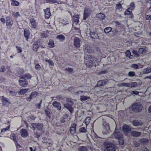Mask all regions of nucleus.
<instances>
[{"label": "nucleus", "mask_w": 151, "mask_h": 151, "mask_svg": "<svg viewBox=\"0 0 151 151\" xmlns=\"http://www.w3.org/2000/svg\"><path fill=\"white\" fill-rule=\"evenodd\" d=\"M67 103L64 104V107L68 109L70 113L73 111L72 106L73 104L72 100L71 99H67L66 100Z\"/></svg>", "instance_id": "nucleus-3"}, {"label": "nucleus", "mask_w": 151, "mask_h": 151, "mask_svg": "<svg viewBox=\"0 0 151 151\" xmlns=\"http://www.w3.org/2000/svg\"><path fill=\"white\" fill-rule=\"evenodd\" d=\"M132 124L134 126H138L141 125L142 124V123L139 122L137 120H135L133 121Z\"/></svg>", "instance_id": "nucleus-29"}, {"label": "nucleus", "mask_w": 151, "mask_h": 151, "mask_svg": "<svg viewBox=\"0 0 151 151\" xmlns=\"http://www.w3.org/2000/svg\"><path fill=\"white\" fill-rule=\"evenodd\" d=\"M121 130L117 129L116 127L115 128V130L112 136L116 139V136H120L119 135H122V133L121 132Z\"/></svg>", "instance_id": "nucleus-15"}, {"label": "nucleus", "mask_w": 151, "mask_h": 151, "mask_svg": "<svg viewBox=\"0 0 151 151\" xmlns=\"http://www.w3.org/2000/svg\"><path fill=\"white\" fill-rule=\"evenodd\" d=\"M81 40L78 37H76L74 40L73 44L76 47H79L80 46Z\"/></svg>", "instance_id": "nucleus-12"}, {"label": "nucleus", "mask_w": 151, "mask_h": 151, "mask_svg": "<svg viewBox=\"0 0 151 151\" xmlns=\"http://www.w3.org/2000/svg\"><path fill=\"white\" fill-rule=\"evenodd\" d=\"M11 139H12L14 141V142H16L17 141L16 139V136L14 134H11Z\"/></svg>", "instance_id": "nucleus-46"}, {"label": "nucleus", "mask_w": 151, "mask_h": 151, "mask_svg": "<svg viewBox=\"0 0 151 151\" xmlns=\"http://www.w3.org/2000/svg\"><path fill=\"white\" fill-rule=\"evenodd\" d=\"M35 68L37 70H40L41 69V67L39 64L36 65Z\"/></svg>", "instance_id": "nucleus-54"}, {"label": "nucleus", "mask_w": 151, "mask_h": 151, "mask_svg": "<svg viewBox=\"0 0 151 151\" xmlns=\"http://www.w3.org/2000/svg\"><path fill=\"white\" fill-rule=\"evenodd\" d=\"M76 125L75 124H73L70 129V133L73 135L76 133Z\"/></svg>", "instance_id": "nucleus-20"}, {"label": "nucleus", "mask_w": 151, "mask_h": 151, "mask_svg": "<svg viewBox=\"0 0 151 151\" xmlns=\"http://www.w3.org/2000/svg\"><path fill=\"white\" fill-rule=\"evenodd\" d=\"M90 35L91 37L93 39H97L98 37L97 34L94 32H91Z\"/></svg>", "instance_id": "nucleus-32"}, {"label": "nucleus", "mask_w": 151, "mask_h": 151, "mask_svg": "<svg viewBox=\"0 0 151 151\" xmlns=\"http://www.w3.org/2000/svg\"><path fill=\"white\" fill-rule=\"evenodd\" d=\"M121 4L120 3L116 5V8L117 9H119L121 8Z\"/></svg>", "instance_id": "nucleus-56"}, {"label": "nucleus", "mask_w": 151, "mask_h": 151, "mask_svg": "<svg viewBox=\"0 0 151 151\" xmlns=\"http://www.w3.org/2000/svg\"><path fill=\"white\" fill-rule=\"evenodd\" d=\"M137 85V83L136 82H132L128 83V87L134 88Z\"/></svg>", "instance_id": "nucleus-28"}, {"label": "nucleus", "mask_w": 151, "mask_h": 151, "mask_svg": "<svg viewBox=\"0 0 151 151\" xmlns=\"http://www.w3.org/2000/svg\"><path fill=\"white\" fill-rule=\"evenodd\" d=\"M112 30V29L110 27H106L104 30V32L106 33H109V32H111Z\"/></svg>", "instance_id": "nucleus-42"}, {"label": "nucleus", "mask_w": 151, "mask_h": 151, "mask_svg": "<svg viewBox=\"0 0 151 151\" xmlns=\"http://www.w3.org/2000/svg\"><path fill=\"white\" fill-rule=\"evenodd\" d=\"M142 106L139 103L134 104L132 106L131 109L133 111L137 112L140 111L142 109Z\"/></svg>", "instance_id": "nucleus-4"}, {"label": "nucleus", "mask_w": 151, "mask_h": 151, "mask_svg": "<svg viewBox=\"0 0 151 151\" xmlns=\"http://www.w3.org/2000/svg\"><path fill=\"white\" fill-rule=\"evenodd\" d=\"M131 10L130 8H128L127 10H126L124 12V14L125 15H130V17L132 18H133V15Z\"/></svg>", "instance_id": "nucleus-24"}, {"label": "nucleus", "mask_w": 151, "mask_h": 151, "mask_svg": "<svg viewBox=\"0 0 151 151\" xmlns=\"http://www.w3.org/2000/svg\"><path fill=\"white\" fill-rule=\"evenodd\" d=\"M9 93L12 95L14 96L17 94V93L13 91H9Z\"/></svg>", "instance_id": "nucleus-61"}, {"label": "nucleus", "mask_w": 151, "mask_h": 151, "mask_svg": "<svg viewBox=\"0 0 151 151\" xmlns=\"http://www.w3.org/2000/svg\"><path fill=\"white\" fill-rule=\"evenodd\" d=\"M131 135L135 137H139L141 134V133L139 132H136L134 131H132L131 132Z\"/></svg>", "instance_id": "nucleus-21"}, {"label": "nucleus", "mask_w": 151, "mask_h": 151, "mask_svg": "<svg viewBox=\"0 0 151 151\" xmlns=\"http://www.w3.org/2000/svg\"><path fill=\"white\" fill-rule=\"evenodd\" d=\"M56 38L59 39L60 41H63L65 40V37L62 35H58L56 37Z\"/></svg>", "instance_id": "nucleus-35"}, {"label": "nucleus", "mask_w": 151, "mask_h": 151, "mask_svg": "<svg viewBox=\"0 0 151 151\" xmlns=\"http://www.w3.org/2000/svg\"><path fill=\"white\" fill-rule=\"evenodd\" d=\"M66 70L67 71L70 72H71L73 71V70L72 68H66Z\"/></svg>", "instance_id": "nucleus-62"}, {"label": "nucleus", "mask_w": 151, "mask_h": 151, "mask_svg": "<svg viewBox=\"0 0 151 151\" xmlns=\"http://www.w3.org/2000/svg\"><path fill=\"white\" fill-rule=\"evenodd\" d=\"M22 77L24 78H27V79H29L30 78H31V76L30 74L28 73V74H24L23 76H22Z\"/></svg>", "instance_id": "nucleus-47"}, {"label": "nucleus", "mask_w": 151, "mask_h": 151, "mask_svg": "<svg viewBox=\"0 0 151 151\" xmlns=\"http://www.w3.org/2000/svg\"><path fill=\"white\" fill-rule=\"evenodd\" d=\"M146 19L147 20H151V15H147L146 17Z\"/></svg>", "instance_id": "nucleus-60"}, {"label": "nucleus", "mask_w": 151, "mask_h": 151, "mask_svg": "<svg viewBox=\"0 0 151 151\" xmlns=\"http://www.w3.org/2000/svg\"><path fill=\"white\" fill-rule=\"evenodd\" d=\"M107 70H104L101 71L99 73V74H103L106 73L107 72Z\"/></svg>", "instance_id": "nucleus-58"}, {"label": "nucleus", "mask_w": 151, "mask_h": 151, "mask_svg": "<svg viewBox=\"0 0 151 151\" xmlns=\"http://www.w3.org/2000/svg\"><path fill=\"white\" fill-rule=\"evenodd\" d=\"M11 4L14 6H18L19 5V3L16 0H13L12 1Z\"/></svg>", "instance_id": "nucleus-30"}, {"label": "nucleus", "mask_w": 151, "mask_h": 151, "mask_svg": "<svg viewBox=\"0 0 151 151\" xmlns=\"http://www.w3.org/2000/svg\"><path fill=\"white\" fill-rule=\"evenodd\" d=\"M146 139L144 138L140 139L138 142H134V146L136 147H138L139 146L140 144L146 141Z\"/></svg>", "instance_id": "nucleus-17"}, {"label": "nucleus", "mask_w": 151, "mask_h": 151, "mask_svg": "<svg viewBox=\"0 0 151 151\" xmlns=\"http://www.w3.org/2000/svg\"><path fill=\"white\" fill-rule=\"evenodd\" d=\"M91 56L90 55H88V58L89 60H87V59H85L84 62L85 63V64L87 67L90 68L91 67L92 65L93 66H96L99 64V62L100 60H97L96 58H91Z\"/></svg>", "instance_id": "nucleus-1"}, {"label": "nucleus", "mask_w": 151, "mask_h": 151, "mask_svg": "<svg viewBox=\"0 0 151 151\" xmlns=\"http://www.w3.org/2000/svg\"><path fill=\"white\" fill-rule=\"evenodd\" d=\"M5 71V68L4 66H2L0 68V71L2 72H4Z\"/></svg>", "instance_id": "nucleus-57"}, {"label": "nucleus", "mask_w": 151, "mask_h": 151, "mask_svg": "<svg viewBox=\"0 0 151 151\" xmlns=\"http://www.w3.org/2000/svg\"><path fill=\"white\" fill-rule=\"evenodd\" d=\"M48 47L49 48H52L54 47V41L52 40H50L48 43Z\"/></svg>", "instance_id": "nucleus-34"}, {"label": "nucleus", "mask_w": 151, "mask_h": 151, "mask_svg": "<svg viewBox=\"0 0 151 151\" xmlns=\"http://www.w3.org/2000/svg\"><path fill=\"white\" fill-rule=\"evenodd\" d=\"M79 151H88V150L86 147L81 146L79 148Z\"/></svg>", "instance_id": "nucleus-43"}, {"label": "nucleus", "mask_w": 151, "mask_h": 151, "mask_svg": "<svg viewBox=\"0 0 151 151\" xmlns=\"http://www.w3.org/2000/svg\"><path fill=\"white\" fill-rule=\"evenodd\" d=\"M12 16L16 18L20 17L21 16L19 12H14L13 13Z\"/></svg>", "instance_id": "nucleus-37"}, {"label": "nucleus", "mask_w": 151, "mask_h": 151, "mask_svg": "<svg viewBox=\"0 0 151 151\" xmlns=\"http://www.w3.org/2000/svg\"><path fill=\"white\" fill-rule=\"evenodd\" d=\"M79 131L81 132H86V130L84 127H81L79 129Z\"/></svg>", "instance_id": "nucleus-52"}, {"label": "nucleus", "mask_w": 151, "mask_h": 151, "mask_svg": "<svg viewBox=\"0 0 151 151\" xmlns=\"http://www.w3.org/2000/svg\"><path fill=\"white\" fill-rule=\"evenodd\" d=\"M29 35L30 32L29 30L27 29H25L24 31V35L27 40L29 38Z\"/></svg>", "instance_id": "nucleus-25"}, {"label": "nucleus", "mask_w": 151, "mask_h": 151, "mask_svg": "<svg viewBox=\"0 0 151 151\" xmlns=\"http://www.w3.org/2000/svg\"><path fill=\"white\" fill-rule=\"evenodd\" d=\"M120 136H116V139L119 140V142L120 145H122L124 143V139L123 137V135H120Z\"/></svg>", "instance_id": "nucleus-22"}, {"label": "nucleus", "mask_w": 151, "mask_h": 151, "mask_svg": "<svg viewBox=\"0 0 151 151\" xmlns=\"http://www.w3.org/2000/svg\"><path fill=\"white\" fill-rule=\"evenodd\" d=\"M89 98L90 97L89 96H81L80 100L82 101H85Z\"/></svg>", "instance_id": "nucleus-39"}, {"label": "nucleus", "mask_w": 151, "mask_h": 151, "mask_svg": "<svg viewBox=\"0 0 151 151\" xmlns=\"http://www.w3.org/2000/svg\"><path fill=\"white\" fill-rule=\"evenodd\" d=\"M144 50L143 48H140L138 52L139 54H142V53L144 52Z\"/></svg>", "instance_id": "nucleus-55"}, {"label": "nucleus", "mask_w": 151, "mask_h": 151, "mask_svg": "<svg viewBox=\"0 0 151 151\" xmlns=\"http://www.w3.org/2000/svg\"><path fill=\"white\" fill-rule=\"evenodd\" d=\"M45 16L46 19H48L51 15V13L50 12V8H47L44 10Z\"/></svg>", "instance_id": "nucleus-16"}, {"label": "nucleus", "mask_w": 151, "mask_h": 151, "mask_svg": "<svg viewBox=\"0 0 151 151\" xmlns=\"http://www.w3.org/2000/svg\"><path fill=\"white\" fill-rule=\"evenodd\" d=\"M32 126L34 130L37 129L39 131L41 130L43 127V125L41 123L34 124Z\"/></svg>", "instance_id": "nucleus-11"}, {"label": "nucleus", "mask_w": 151, "mask_h": 151, "mask_svg": "<svg viewBox=\"0 0 151 151\" xmlns=\"http://www.w3.org/2000/svg\"><path fill=\"white\" fill-rule=\"evenodd\" d=\"M10 128V125L7 126L6 128H3L1 129V132H3L9 130Z\"/></svg>", "instance_id": "nucleus-50"}, {"label": "nucleus", "mask_w": 151, "mask_h": 151, "mask_svg": "<svg viewBox=\"0 0 151 151\" xmlns=\"http://www.w3.org/2000/svg\"><path fill=\"white\" fill-rule=\"evenodd\" d=\"M53 105L54 107L56 108L58 110H60L61 109V104L58 102H54L53 104Z\"/></svg>", "instance_id": "nucleus-23"}, {"label": "nucleus", "mask_w": 151, "mask_h": 151, "mask_svg": "<svg viewBox=\"0 0 151 151\" xmlns=\"http://www.w3.org/2000/svg\"><path fill=\"white\" fill-rule=\"evenodd\" d=\"M130 6L131 10L132 11L134 10V8L135 7V4L134 2H132L130 3Z\"/></svg>", "instance_id": "nucleus-49"}, {"label": "nucleus", "mask_w": 151, "mask_h": 151, "mask_svg": "<svg viewBox=\"0 0 151 151\" xmlns=\"http://www.w3.org/2000/svg\"><path fill=\"white\" fill-rule=\"evenodd\" d=\"M91 10L89 7H86L84 9L83 14V19H86L90 14Z\"/></svg>", "instance_id": "nucleus-6"}, {"label": "nucleus", "mask_w": 151, "mask_h": 151, "mask_svg": "<svg viewBox=\"0 0 151 151\" xmlns=\"http://www.w3.org/2000/svg\"><path fill=\"white\" fill-rule=\"evenodd\" d=\"M46 2L50 4H53L57 2V1L56 0H47Z\"/></svg>", "instance_id": "nucleus-44"}, {"label": "nucleus", "mask_w": 151, "mask_h": 151, "mask_svg": "<svg viewBox=\"0 0 151 151\" xmlns=\"http://www.w3.org/2000/svg\"><path fill=\"white\" fill-rule=\"evenodd\" d=\"M28 88L27 89H22L20 90V91H19L18 93L19 95H23L25 93H26L27 91L28 90Z\"/></svg>", "instance_id": "nucleus-31"}, {"label": "nucleus", "mask_w": 151, "mask_h": 151, "mask_svg": "<svg viewBox=\"0 0 151 151\" xmlns=\"http://www.w3.org/2000/svg\"><path fill=\"white\" fill-rule=\"evenodd\" d=\"M16 47L18 53H20L22 52V48L21 47L17 46Z\"/></svg>", "instance_id": "nucleus-51"}, {"label": "nucleus", "mask_w": 151, "mask_h": 151, "mask_svg": "<svg viewBox=\"0 0 151 151\" xmlns=\"http://www.w3.org/2000/svg\"><path fill=\"white\" fill-rule=\"evenodd\" d=\"M19 85L23 87L26 86L28 84L27 81L24 78L21 77L19 81Z\"/></svg>", "instance_id": "nucleus-9"}, {"label": "nucleus", "mask_w": 151, "mask_h": 151, "mask_svg": "<svg viewBox=\"0 0 151 151\" xmlns=\"http://www.w3.org/2000/svg\"><path fill=\"white\" fill-rule=\"evenodd\" d=\"M132 52V53L137 57H139V54L137 50H133Z\"/></svg>", "instance_id": "nucleus-45"}, {"label": "nucleus", "mask_w": 151, "mask_h": 151, "mask_svg": "<svg viewBox=\"0 0 151 151\" xmlns=\"http://www.w3.org/2000/svg\"><path fill=\"white\" fill-rule=\"evenodd\" d=\"M30 26L32 28H36L37 26L35 20L33 18L30 19Z\"/></svg>", "instance_id": "nucleus-13"}, {"label": "nucleus", "mask_w": 151, "mask_h": 151, "mask_svg": "<svg viewBox=\"0 0 151 151\" xmlns=\"http://www.w3.org/2000/svg\"><path fill=\"white\" fill-rule=\"evenodd\" d=\"M13 24V21L11 17H7L6 18V25L9 28H11Z\"/></svg>", "instance_id": "nucleus-8"}, {"label": "nucleus", "mask_w": 151, "mask_h": 151, "mask_svg": "<svg viewBox=\"0 0 151 151\" xmlns=\"http://www.w3.org/2000/svg\"><path fill=\"white\" fill-rule=\"evenodd\" d=\"M40 46V41L38 40L35 42L33 45V50L37 51L38 48Z\"/></svg>", "instance_id": "nucleus-18"}, {"label": "nucleus", "mask_w": 151, "mask_h": 151, "mask_svg": "<svg viewBox=\"0 0 151 151\" xmlns=\"http://www.w3.org/2000/svg\"><path fill=\"white\" fill-rule=\"evenodd\" d=\"M120 86H126L128 87V83H123L120 84Z\"/></svg>", "instance_id": "nucleus-53"}, {"label": "nucleus", "mask_w": 151, "mask_h": 151, "mask_svg": "<svg viewBox=\"0 0 151 151\" xmlns=\"http://www.w3.org/2000/svg\"><path fill=\"white\" fill-rule=\"evenodd\" d=\"M45 113H46V115H47V117L49 118L50 120H48L47 119V118H46V119L48 121H51L50 120L52 119V117L51 116H50V111H48L46 110L45 111Z\"/></svg>", "instance_id": "nucleus-38"}, {"label": "nucleus", "mask_w": 151, "mask_h": 151, "mask_svg": "<svg viewBox=\"0 0 151 151\" xmlns=\"http://www.w3.org/2000/svg\"><path fill=\"white\" fill-rule=\"evenodd\" d=\"M96 16L100 19L102 20L104 19L105 17V15L101 13L97 14Z\"/></svg>", "instance_id": "nucleus-27"}, {"label": "nucleus", "mask_w": 151, "mask_h": 151, "mask_svg": "<svg viewBox=\"0 0 151 151\" xmlns=\"http://www.w3.org/2000/svg\"><path fill=\"white\" fill-rule=\"evenodd\" d=\"M104 145L106 150L105 151H115V145L111 142H105Z\"/></svg>", "instance_id": "nucleus-2"}, {"label": "nucleus", "mask_w": 151, "mask_h": 151, "mask_svg": "<svg viewBox=\"0 0 151 151\" xmlns=\"http://www.w3.org/2000/svg\"><path fill=\"white\" fill-rule=\"evenodd\" d=\"M103 132L104 134H107L110 132V129L108 124L106 122H104L103 123Z\"/></svg>", "instance_id": "nucleus-7"}, {"label": "nucleus", "mask_w": 151, "mask_h": 151, "mask_svg": "<svg viewBox=\"0 0 151 151\" xmlns=\"http://www.w3.org/2000/svg\"><path fill=\"white\" fill-rule=\"evenodd\" d=\"M125 54L126 56L129 57L130 59H132L133 58V56L131 55V52L129 50H127L125 52Z\"/></svg>", "instance_id": "nucleus-36"}, {"label": "nucleus", "mask_w": 151, "mask_h": 151, "mask_svg": "<svg viewBox=\"0 0 151 151\" xmlns=\"http://www.w3.org/2000/svg\"><path fill=\"white\" fill-rule=\"evenodd\" d=\"M91 118L90 117H87L85 119V123L86 124V126H87L88 124L90 122Z\"/></svg>", "instance_id": "nucleus-41"}, {"label": "nucleus", "mask_w": 151, "mask_h": 151, "mask_svg": "<svg viewBox=\"0 0 151 151\" xmlns=\"http://www.w3.org/2000/svg\"><path fill=\"white\" fill-rule=\"evenodd\" d=\"M73 19L74 20V22H75L76 24H78L79 22V19L78 18H76L74 17H73Z\"/></svg>", "instance_id": "nucleus-63"}, {"label": "nucleus", "mask_w": 151, "mask_h": 151, "mask_svg": "<svg viewBox=\"0 0 151 151\" xmlns=\"http://www.w3.org/2000/svg\"><path fill=\"white\" fill-rule=\"evenodd\" d=\"M84 51L85 53V55L84 57V58L85 59L88 58L87 56L89 55H86V53H92L93 52L92 50L91 49V47H90L89 46H88L87 45H85V46L84 47Z\"/></svg>", "instance_id": "nucleus-5"}, {"label": "nucleus", "mask_w": 151, "mask_h": 151, "mask_svg": "<svg viewBox=\"0 0 151 151\" xmlns=\"http://www.w3.org/2000/svg\"><path fill=\"white\" fill-rule=\"evenodd\" d=\"M151 72V68L150 67H148L144 69L142 71L144 74H147Z\"/></svg>", "instance_id": "nucleus-33"}, {"label": "nucleus", "mask_w": 151, "mask_h": 151, "mask_svg": "<svg viewBox=\"0 0 151 151\" xmlns=\"http://www.w3.org/2000/svg\"><path fill=\"white\" fill-rule=\"evenodd\" d=\"M2 102L3 105L4 106H8L9 104L11 103L9 100L4 96L2 97Z\"/></svg>", "instance_id": "nucleus-10"}, {"label": "nucleus", "mask_w": 151, "mask_h": 151, "mask_svg": "<svg viewBox=\"0 0 151 151\" xmlns=\"http://www.w3.org/2000/svg\"><path fill=\"white\" fill-rule=\"evenodd\" d=\"M38 95V93L35 91H34L32 92L30 95L32 97V99H33L34 98L37 96Z\"/></svg>", "instance_id": "nucleus-40"}, {"label": "nucleus", "mask_w": 151, "mask_h": 151, "mask_svg": "<svg viewBox=\"0 0 151 151\" xmlns=\"http://www.w3.org/2000/svg\"><path fill=\"white\" fill-rule=\"evenodd\" d=\"M107 80H101L99 81L97 84V86H101L104 84H105L107 82Z\"/></svg>", "instance_id": "nucleus-26"}, {"label": "nucleus", "mask_w": 151, "mask_h": 151, "mask_svg": "<svg viewBox=\"0 0 151 151\" xmlns=\"http://www.w3.org/2000/svg\"><path fill=\"white\" fill-rule=\"evenodd\" d=\"M20 133L21 136L24 138L27 137L28 135V132L26 129H22L20 130Z\"/></svg>", "instance_id": "nucleus-14"}, {"label": "nucleus", "mask_w": 151, "mask_h": 151, "mask_svg": "<svg viewBox=\"0 0 151 151\" xmlns=\"http://www.w3.org/2000/svg\"><path fill=\"white\" fill-rule=\"evenodd\" d=\"M128 75L130 77H133L135 75V74L134 72L130 71L128 73Z\"/></svg>", "instance_id": "nucleus-48"}, {"label": "nucleus", "mask_w": 151, "mask_h": 151, "mask_svg": "<svg viewBox=\"0 0 151 151\" xmlns=\"http://www.w3.org/2000/svg\"><path fill=\"white\" fill-rule=\"evenodd\" d=\"M15 143L16 145L17 148L19 149L21 147V146L17 143V142H15Z\"/></svg>", "instance_id": "nucleus-64"}, {"label": "nucleus", "mask_w": 151, "mask_h": 151, "mask_svg": "<svg viewBox=\"0 0 151 151\" xmlns=\"http://www.w3.org/2000/svg\"><path fill=\"white\" fill-rule=\"evenodd\" d=\"M122 130L124 132L129 133L131 129L128 125L125 124L123 126Z\"/></svg>", "instance_id": "nucleus-19"}, {"label": "nucleus", "mask_w": 151, "mask_h": 151, "mask_svg": "<svg viewBox=\"0 0 151 151\" xmlns=\"http://www.w3.org/2000/svg\"><path fill=\"white\" fill-rule=\"evenodd\" d=\"M132 67L134 68H138V66L136 64H132Z\"/></svg>", "instance_id": "nucleus-59"}]
</instances>
